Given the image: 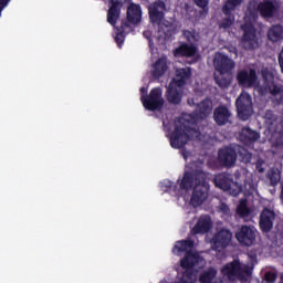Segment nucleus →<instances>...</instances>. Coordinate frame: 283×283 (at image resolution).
<instances>
[{
	"label": "nucleus",
	"mask_w": 283,
	"mask_h": 283,
	"mask_svg": "<svg viewBox=\"0 0 283 283\" xmlns=\"http://www.w3.org/2000/svg\"><path fill=\"white\" fill-rule=\"evenodd\" d=\"M277 275L273 272H266L264 275L263 283H275Z\"/></svg>",
	"instance_id": "nucleus-41"
},
{
	"label": "nucleus",
	"mask_w": 283,
	"mask_h": 283,
	"mask_svg": "<svg viewBox=\"0 0 283 283\" xmlns=\"http://www.w3.org/2000/svg\"><path fill=\"white\" fill-rule=\"evenodd\" d=\"M280 200H281V203L283 205V184L281 185Z\"/></svg>",
	"instance_id": "nucleus-47"
},
{
	"label": "nucleus",
	"mask_w": 283,
	"mask_h": 283,
	"mask_svg": "<svg viewBox=\"0 0 283 283\" xmlns=\"http://www.w3.org/2000/svg\"><path fill=\"white\" fill-rule=\"evenodd\" d=\"M233 180V176L229 172H221L214 176L213 182L218 189L221 191H227L231 188V181Z\"/></svg>",
	"instance_id": "nucleus-21"
},
{
	"label": "nucleus",
	"mask_w": 283,
	"mask_h": 283,
	"mask_svg": "<svg viewBox=\"0 0 283 283\" xmlns=\"http://www.w3.org/2000/svg\"><path fill=\"white\" fill-rule=\"evenodd\" d=\"M237 81L241 87H253L258 82V74L255 70L251 69L250 72L247 70L238 71Z\"/></svg>",
	"instance_id": "nucleus-12"
},
{
	"label": "nucleus",
	"mask_w": 283,
	"mask_h": 283,
	"mask_svg": "<svg viewBox=\"0 0 283 283\" xmlns=\"http://www.w3.org/2000/svg\"><path fill=\"white\" fill-rule=\"evenodd\" d=\"M11 0H0V17L1 13L3 12V10H6V8H8V3H10Z\"/></svg>",
	"instance_id": "nucleus-45"
},
{
	"label": "nucleus",
	"mask_w": 283,
	"mask_h": 283,
	"mask_svg": "<svg viewBox=\"0 0 283 283\" xmlns=\"http://www.w3.org/2000/svg\"><path fill=\"white\" fill-rule=\"evenodd\" d=\"M211 109H213L211 105V101L203 99L201 101L197 106V112L200 114V116H209L211 114Z\"/></svg>",
	"instance_id": "nucleus-32"
},
{
	"label": "nucleus",
	"mask_w": 283,
	"mask_h": 283,
	"mask_svg": "<svg viewBox=\"0 0 283 283\" xmlns=\"http://www.w3.org/2000/svg\"><path fill=\"white\" fill-rule=\"evenodd\" d=\"M181 191L192 190L190 198V205L192 207H200L205 200L209 198V182H207V174L202 170H187L184 172L181 180L179 181Z\"/></svg>",
	"instance_id": "nucleus-1"
},
{
	"label": "nucleus",
	"mask_w": 283,
	"mask_h": 283,
	"mask_svg": "<svg viewBox=\"0 0 283 283\" xmlns=\"http://www.w3.org/2000/svg\"><path fill=\"white\" fill-rule=\"evenodd\" d=\"M264 118H265V123H268V125H273L275 123V120H277V116L271 109H268L265 112Z\"/></svg>",
	"instance_id": "nucleus-39"
},
{
	"label": "nucleus",
	"mask_w": 283,
	"mask_h": 283,
	"mask_svg": "<svg viewBox=\"0 0 283 283\" xmlns=\"http://www.w3.org/2000/svg\"><path fill=\"white\" fill-rule=\"evenodd\" d=\"M182 36L186 39L188 45H196V42L198 41V34L196 30H184Z\"/></svg>",
	"instance_id": "nucleus-35"
},
{
	"label": "nucleus",
	"mask_w": 283,
	"mask_h": 283,
	"mask_svg": "<svg viewBox=\"0 0 283 283\" xmlns=\"http://www.w3.org/2000/svg\"><path fill=\"white\" fill-rule=\"evenodd\" d=\"M213 65L216 72H219V74H231L235 67V62H233L229 55L223 53H216Z\"/></svg>",
	"instance_id": "nucleus-9"
},
{
	"label": "nucleus",
	"mask_w": 283,
	"mask_h": 283,
	"mask_svg": "<svg viewBox=\"0 0 283 283\" xmlns=\"http://www.w3.org/2000/svg\"><path fill=\"white\" fill-rule=\"evenodd\" d=\"M240 140L243 145H252V143L260 140V133L250 127H243L240 133Z\"/></svg>",
	"instance_id": "nucleus-22"
},
{
	"label": "nucleus",
	"mask_w": 283,
	"mask_h": 283,
	"mask_svg": "<svg viewBox=\"0 0 283 283\" xmlns=\"http://www.w3.org/2000/svg\"><path fill=\"white\" fill-rule=\"evenodd\" d=\"M235 24V14L230 12L229 14H224V18L219 22V30H231Z\"/></svg>",
	"instance_id": "nucleus-29"
},
{
	"label": "nucleus",
	"mask_w": 283,
	"mask_h": 283,
	"mask_svg": "<svg viewBox=\"0 0 283 283\" xmlns=\"http://www.w3.org/2000/svg\"><path fill=\"white\" fill-rule=\"evenodd\" d=\"M255 228H251L250 226H242L235 232V239L242 247H253L255 244Z\"/></svg>",
	"instance_id": "nucleus-10"
},
{
	"label": "nucleus",
	"mask_w": 283,
	"mask_h": 283,
	"mask_svg": "<svg viewBox=\"0 0 283 283\" xmlns=\"http://www.w3.org/2000/svg\"><path fill=\"white\" fill-rule=\"evenodd\" d=\"M275 221V211L264 208L260 214L259 227L262 233H271L273 222Z\"/></svg>",
	"instance_id": "nucleus-11"
},
{
	"label": "nucleus",
	"mask_w": 283,
	"mask_h": 283,
	"mask_svg": "<svg viewBox=\"0 0 283 283\" xmlns=\"http://www.w3.org/2000/svg\"><path fill=\"white\" fill-rule=\"evenodd\" d=\"M119 19L120 0H109V8L107 11V23H109V25H113L115 30H122V32H125V30L129 28V23H132L133 25H138V23L142 21L143 9L140 8V4L130 3V6L127 8V20H123L120 27H116V23H118Z\"/></svg>",
	"instance_id": "nucleus-2"
},
{
	"label": "nucleus",
	"mask_w": 283,
	"mask_h": 283,
	"mask_svg": "<svg viewBox=\"0 0 283 283\" xmlns=\"http://www.w3.org/2000/svg\"><path fill=\"white\" fill-rule=\"evenodd\" d=\"M240 275H239V280L240 282H247V280H249V277H251L252 273H253V268L244 265L240 268Z\"/></svg>",
	"instance_id": "nucleus-37"
},
{
	"label": "nucleus",
	"mask_w": 283,
	"mask_h": 283,
	"mask_svg": "<svg viewBox=\"0 0 283 283\" xmlns=\"http://www.w3.org/2000/svg\"><path fill=\"white\" fill-rule=\"evenodd\" d=\"M193 249V241L192 240H180L177 241L172 253H177V255H180V253H187Z\"/></svg>",
	"instance_id": "nucleus-28"
},
{
	"label": "nucleus",
	"mask_w": 283,
	"mask_h": 283,
	"mask_svg": "<svg viewBox=\"0 0 283 283\" xmlns=\"http://www.w3.org/2000/svg\"><path fill=\"white\" fill-rule=\"evenodd\" d=\"M189 78H191V67H184V69H178L176 71V76L172 81L176 87H185Z\"/></svg>",
	"instance_id": "nucleus-23"
},
{
	"label": "nucleus",
	"mask_w": 283,
	"mask_h": 283,
	"mask_svg": "<svg viewBox=\"0 0 283 283\" xmlns=\"http://www.w3.org/2000/svg\"><path fill=\"white\" fill-rule=\"evenodd\" d=\"M268 39L272 41V43H277L279 41H283V27L282 24H274L268 31Z\"/></svg>",
	"instance_id": "nucleus-26"
},
{
	"label": "nucleus",
	"mask_w": 283,
	"mask_h": 283,
	"mask_svg": "<svg viewBox=\"0 0 283 283\" xmlns=\"http://www.w3.org/2000/svg\"><path fill=\"white\" fill-rule=\"evenodd\" d=\"M256 10L263 19H273L277 12V7L271 0H264L258 4Z\"/></svg>",
	"instance_id": "nucleus-16"
},
{
	"label": "nucleus",
	"mask_w": 283,
	"mask_h": 283,
	"mask_svg": "<svg viewBox=\"0 0 283 283\" xmlns=\"http://www.w3.org/2000/svg\"><path fill=\"white\" fill-rule=\"evenodd\" d=\"M165 10L160 4H156L155 2L148 7V14L150 19V23L159 25L165 20Z\"/></svg>",
	"instance_id": "nucleus-17"
},
{
	"label": "nucleus",
	"mask_w": 283,
	"mask_h": 283,
	"mask_svg": "<svg viewBox=\"0 0 283 283\" xmlns=\"http://www.w3.org/2000/svg\"><path fill=\"white\" fill-rule=\"evenodd\" d=\"M196 54H198V46L187 42H182L174 50V56H176V59H193Z\"/></svg>",
	"instance_id": "nucleus-14"
},
{
	"label": "nucleus",
	"mask_w": 283,
	"mask_h": 283,
	"mask_svg": "<svg viewBox=\"0 0 283 283\" xmlns=\"http://www.w3.org/2000/svg\"><path fill=\"white\" fill-rule=\"evenodd\" d=\"M115 43L120 48L122 43H125V32L123 30H116Z\"/></svg>",
	"instance_id": "nucleus-40"
},
{
	"label": "nucleus",
	"mask_w": 283,
	"mask_h": 283,
	"mask_svg": "<svg viewBox=\"0 0 283 283\" xmlns=\"http://www.w3.org/2000/svg\"><path fill=\"white\" fill-rule=\"evenodd\" d=\"M216 275H218V270L213 268H209L199 276L200 283H212L216 280Z\"/></svg>",
	"instance_id": "nucleus-31"
},
{
	"label": "nucleus",
	"mask_w": 283,
	"mask_h": 283,
	"mask_svg": "<svg viewBox=\"0 0 283 283\" xmlns=\"http://www.w3.org/2000/svg\"><path fill=\"white\" fill-rule=\"evenodd\" d=\"M270 94L275 98L279 105L283 103V88L277 84H273L270 88Z\"/></svg>",
	"instance_id": "nucleus-34"
},
{
	"label": "nucleus",
	"mask_w": 283,
	"mask_h": 283,
	"mask_svg": "<svg viewBox=\"0 0 283 283\" xmlns=\"http://www.w3.org/2000/svg\"><path fill=\"white\" fill-rule=\"evenodd\" d=\"M167 101L171 105H180L182 102V94H180V90H178V86H174V82H171L167 90Z\"/></svg>",
	"instance_id": "nucleus-25"
},
{
	"label": "nucleus",
	"mask_w": 283,
	"mask_h": 283,
	"mask_svg": "<svg viewBox=\"0 0 283 283\" xmlns=\"http://www.w3.org/2000/svg\"><path fill=\"white\" fill-rule=\"evenodd\" d=\"M142 104L148 112H160L165 107V98H163V88H151L148 95H142Z\"/></svg>",
	"instance_id": "nucleus-4"
},
{
	"label": "nucleus",
	"mask_w": 283,
	"mask_h": 283,
	"mask_svg": "<svg viewBox=\"0 0 283 283\" xmlns=\"http://www.w3.org/2000/svg\"><path fill=\"white\" fill-rule=\"evenodd\" d=\"M242 3H244V0H227L222 7V14L234 12V10L240 8Z\"/></svg>",
	"instance_id": "nucleus-30"
},
{
	"label": "nucleus",
	"mask_w": 283,
	"mask_h": 283,
	"mask_svg": "<svg viewBox=\"0 0 283 283\" xmlns=\"http://www.w3.org/2000/svg\"><path fill=\"white\" fill-rule=\"evenodd\" d=\"M169 1L171 0H158L156 2H154L157 6H160L161 8H166L167 9V3H169Z\"/></svg>",
	"instance_id": "nucleus-46"
},
{
	"label": "nucleus",
	"mask_w": 283,
	"mask_h": 283,
	"mask_svg": "<svg viewBox=\"0 0 283 283\" xmlns=\"http://www.w3.org/2000/svg\"><path fill=\"white\" fill-rule=\"evenodd\" d=\"M268 178L270 180L271 187H275L280 182V180H282V176L275 169H271L268 172Z\"/></svg>",
	"instance_id": "nucleus-38"
},
{
	"label": "nucleus",
	"mask_w": 283,
	"mask_h": 283,
	"mask_svg": "<svg viewBox=\"0 0 283 283\" xmlns=\"http://www.w3.org/2000/svg\"><path fill=\"white\" fill-rule=\"evenodd\" d=\"M213 227V221H211V217L201 216L197 223L193 226L191 233L193 235H205V233H209Z\"/></svg>",
	"instance_id": "nucleus-15"
},
{
	"label": "nucleus",
	"mask_w": 283,
	"mask_h": 283,
	"mask_svg": "<svg viewBox=\"0 0 283 283\" xmlns=\"http://www.w3.org/2000/svg\"><path fill=\"white\" fill-rule=\"evenodd\" d=\"M213 120L219 127L229 125L231 120V111L224 105H219L213 111Z\"/></svg>",
	"instance_id": "nucleus-13"
},
{
	"label": "nucleus",
	"mask_w": 283,
	"mask_h": 283,
	"mask_svg": "<svg viewBox=\"0 0 283 283\" xmlns=\"http://www.w3.org/2000/svg\"><path fill=\"white\" fill-rule=\"evenodd\" d=\"M241 266L240 261L233 260L221 269V273L229 280H239Z\"/></svg>",
	"instance_id": "nucleus-18"
},
{
	"label": "nucleus",
	"mask_w": 283,
	"mask_h": 283,
	"mask_svg": "<svg viewBox=\"0 0 283 283\" xmlns=\"http://www.w3.org/2000/svg\"><path fill=\"white\" fill-rule=\"evenodd\" d=\"M198 134L199 132L193 120L179 117L175 120V128L169 137L170 147H172V149H182L187 147V143H189L193 136H198Z\"/></svg>",
	"instance_id": "nucleus-3"
},
{
	"label": "nucleus",
	"mask_w": 283,
	"mask_h": 283,
	"mask_svg": "<svg viewBox=\"0 0 283 283\" xmlns=\"http://www.w3.org/2000/svg\"><path fill=\"white\" fill-rule=\"evenodd\" d=\"M233 240V232L229 229L222 228L212 237L211 244L213 251H224Z\"/></svg>",
	"instance_id": "nucleus-7"
},
{
	"label": "nucleus",
	"mask_w": 283,
	"mask_h": 283,
	"mask_svg": "<svg viewBox=\"0 0 283 283\" xmlns=\"http://www.w3.org/2000/svg\"><path fill=\"white\" fill-rule=\"evenodd\" d=\"M233 81V75L231 73H219V75H214V82L221 90H229Z\"/></svg>",
	"instance_id": "nucleus-27"
},
{
	"label": "nucleus",
	"mask_w": 283,
	"mask_h": 283,
	"mask_svg": "<svg viewBox=\"0 0 283 283\" xmlns=\"http://www.w3.org/2000/svg\"><path fill=\"white\" fill-rule=\"evenodd\" d=\"M282 283H283V279H282Z\"/></svg>",
	"instance_id": "nucleus-50"
},
{
	"label": "nucleus",
	"mask_w": 283,
	"mask_h": 283,
	"mask_svg": "<svg viewBox=\"0 0 283 283\" xmlns=\"http://www.w3.org/2000/svg\"><path fill=\"white\" fill-rule=\"evenodd\" d=\"M244 151H245L244 154L240 153V156L242 157L243 163H250L251 159L253 158V155H251V153L247 150Z\"/></svg>",
	"instance_id": "nucleus-43"
},
{
	"label": "nucleus",
	"mask_w": 283,
	"mask_h": 283,
	"mask_svg": "<svg viewBox=\"0 0 283 283\" xmlns=\"http://www.w3.org/2000/svg\"><path fill=\"white\" fill-rule=\"evenodd\" d=\"M167 57H159L153 65L151 76L156 81L163 76L167 72Z\"/></svg>",
	"instance_id": "nucleus-24"
},
{
	"label": "nucleus",
	"mask_w": 283,
	"mask_h": 283,
	"mask_svg": "<svg viewBox=\"0 0 283 283\" xmlns=\"http://www.w3.org/2000/svg\"><path fill=\"white\" fill-rule=\"evenodd\" d=\"M195 3L198 8H202V10H205V8H208L209 6V0H195Z\"/></svg>",
	"instance_id": "nucleus-44"
},
{
	"label": "nucleus",
	"mask_w": 283,
	"mask_h": 283,
	"mask_svg": "<svg viewBox=\"0 0 283 283\" xmlns=\"http://www.w3.org/2000/svg\"><path fill=\"white\" fill-rule=\"evenodd\" d=\"M243 35L241 38V45L244 50H258L260 43L258 42V34L255 33V27L251 23H244L241 25Z\"/></svg>",
	"instance_id": "nucleus-6"
},
{
	"label": "nucleus",
	"mask_w": 283,
	"mask_h": 283,
	"mask_svg": "<svg viewBox=\"0 0 283 283\" xmlns=\"http://www.w3.org/2000/svg\"><path fill=\"white\" fill-rule=\"evenodd\" d=\"M230 193V196H233L234 198L240 196L242 192V185L238 184V181H233V179L230 182V188L226 190Z\"/></svg>",
	"instance_id": "nucleus-36"
},
{
	"label": "nucleus",
	"mask_w": 283,
	"mask_h": 283,
	"mask_svg": "<svg viewBox=\"0 0 283 283\" xmlns=\"http://www.w3.org/2000/svg\"><path fill=\"white\" fill-rule=\"evenodd\" d=\"M139 92L142 94H147V88L145 86L140 87Z\"/></svg>",
	"instance_id": "nucleus-48"
},
{
	"label": "nucleus",
	"mask_w": 283,
	"mask_h": 283,
	"mask_svg": "<svg viewBox=\"0 0 283 283\" xmlns=\"http://www.w3.org/2000/svg\"><path fill=\"white\" fill-rule=\"evenodd\" d=\"M237 114L240 120H249L253 115V99L249 93H241L235 101Z\"/></svg>",
	"instance_id": "nucleus-5"
},
{
	"label": "nucleus",
	"mask_w": 283,
	"mask_h": 283,
	"mask_svg": "<svg viewBox=\"0 0 283 283\" xmlns=\"http://www.w3.org/2000/svg\"><path fill=\"white\" fill-rule=\"evenodd\" d=\"M219 211L220 213H222L223 216H231V209L229 208V205L221 202L219 205Z\"/></svg>",
	"instance_id": "nucleus-42"
},
{
	"label": "nucleus",
	"mask_w": 283,
	"mask_h": 283,
	"mask_svg": "<svg viewBox=\"0 0 283 283\" xmlns=\"http://www.w3.org/2000/svg\"><path fill=\"white\" fill-rule=\"evenodd\" d=\"M200 262V254L188 251L185 256L180 260L181 269H186V271H193V268L197 266Z\"/></svg>",
	"instance_id": "nucleus-20"
},
{
	"label": "nucleus",
	"mask_w": 283,
	"mask_h": 283,
	"mask_svg": "<svg viewBox=\"0 0 283 283\" xmlns=\"http://www.w3.org/2000/svg\"><path fill=\"white\" fill-rule=\"evenodd\" d=\"M217 160L221 167L231 169V167L235 166V161L238 160V153L235 151V148L231 146H224L218 150Z\"/></svg>",
	"instance_id": "nucleus-8"
},
{
	"label": "nucleus",
	"mask_w": 283,
	"mask_h": 283,
	"mask_svg": "<svg viewBox=\"0 0 283 283\" xmlns=\"http://www.w3.org/2000/svg\"><path fill=\"white\" fill-rule=\"evenodd\" d=\"M276 145H277L279 147H282L283 143L276 142Z\"/></svg>",
	"instance_id": "nucleus-49"
},
{
	"label": "nucleus",
	"mask_w": 283,
	"mask_h": 283,
	"mask_svg": "<svg viewBox=\"0 0 283 283\" xmlns=\"http://www.w3.org/2000/svg\"><path fill=\"white\" fill-rule=\"evenodd\" d=\"M158 34L159 39L169 41L171 36L176 34V24L174 22H169L168 20H164L158 24Z\"/></svg>",
	"instance_id": "nucleus-19"
},
{
	"label": "nucleus",
	"mask_w": 283,
	"mask_h": 283,
	"mask_svg": "<svg viewBox=\"0 0 283 283\" xmlns=\"http://www.w3.org/2000/svg\"><path fill=\"white\" fill-rule=\"evenodd\" d=\"M237 213L240 218H249L251 216V209L247 205V199L240 201L239 206L237 207Z\"/></svg>",
	"instance_id": "nucleus-33"
}]
</instances>
